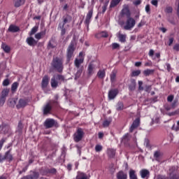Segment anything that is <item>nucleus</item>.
<instances>
[{
  "label": "nucleus",
  "mask_w": 179,
  "mask_h": 179,
  "mask_svg": "<svg viewBox=\"0 0 179 179\" xmlns=\"http://www.w3.org/2000/svg\"><path fill=\"white\" fill-rule=\"evenodd\" d=\"M51 66L59 73H62L64 71V59L62 57H55L52 58Z\"/></svg>",
  "instance_id": "1"
},
{
  "label": "nucleus",
  "mask_w": 179,
  "mask_h": 179,
  "mask_svg": "<svg viewBox=\"0 0 179 179\" xmlns=\"http://www.w3.org/2000/svg\"><path fill=\"white\" fill-rule=\"evenodd\" d=\"M76 43L75 41H71L66 50V62H71V59L73 58V53L76 50Z\"/></svg>",
  "instance_id": "2"
},
{
  "label": "nucleus",
  "mask_w": 179,
  "mask_h": 179,
  "mask_svg": "<svg viewBox=\"0 0 179 179\" xmlns=\"http://www.w3.org/2000/svg\"><path fill=\"white\" fill-rule=\"evenodd\" d=\"M59 82H65V77L60 74L53 76L50 80L51 87H52L53 89H57V87H58Z\"/></svg>",
  "instance_id": "3"
},
{
  "label": "nucleus",
  "mask_w": 179,
  "mask_h": 179,
  "mask_svg": "<svg viewBox=\"0 0 179 179\" xmlns=\"http://www.w3.org/2000/svg\"><path fill=\"white\" fill-rule=\"evenodd\" d=\"M136 24V21L132 17H127L125 22V25L124 26V30H131L135 27Z\"/></svg>",
  "instance_id": "4"
},
{
  "label": "nucleus",
  "mask_w": 179,
  "mask_h": 179,
  "mask_svg": "<svg viewBox=\"0 0 179 179\" xmlns=\"http://www.w3.org/2000/svg\"><path fill=\"white\" fill-rule=\"evenodd\" d=\"M43 125L46 129H50V128H54V127H58V122H57V120L54 119L48 118L45 120Z\"/></svg>",
  "instance_id": "5"
},
{
  "label": "nucleus",
  "mask_w": 179,
  "mask_h": 179,
  "mask_svg": "<svg viewBox=\"0 0 179 179\" xmlns=\"http://www.w3.org/2000/svg\"><path fill=\"white\" fill-rule=\"evenodd\" d=\"M83 136H85V131H83V129L78 128L76 133L73 134V141L76 143L78 142H80L82 139H83Z\"/></svg>",
  "instance_id": "6"
},
{
  "label": "nucleus",
  "mask_w": 179,
  "mask_h": 179,
  "mask_svg": "<svg viewBox=\"0 0 179 179\" xmlns=\"http://www.w3.org/2000/svg\"><path fill=\"white\" fill-rule=\"evenodd\" d=\"M10 90L9 88H5L1 91L0 94V106H3L5 101H6V96L9 95Z\"/></svg>",
  "instance_id": "7"
},
{
  "label": "nucleus",
  "mask_w": 179,
  "mask_h": 179,
  "mask_svg": "<svg viewBox=\"0 0 179 179\" xmlns=\"http://www.w3.org/2000/svg\"><path fill=\"white\" fill-rule=\"evenodd\" d=\"M27 106H29V99H20L17 104L16 105V108L17 110H20V108H24Z\"/></svg>",
  "instance_id": "8"
},
{
  "label": "nucleus",
  "mask_w": 179,
  "mask_h": 179,
  "mask_svg": "<svg viewBox=\"0 0 179 179\" xmlns=\"http://www.w3.org/2000/svg\"><path fill=\"white\" fill-rule=\"evenodd\" d=\"M120 15L121 16H126V17H131V10H129V6L128 4H124L123 6Z\"/></svg>",
  "instance_id": "9"
},
{
  "label": "nucleus",
  "mask_w": 179,
  "mask_h": 179,
  "mask_svg": "<svg viewBox=\"0 0 179 179\" xmlns=\"http://www.w3.org/2000/svg\"><path fill=\"white\" fill-rule=\"evenodd\" d=\"M49 83H50V77H48V75L44 76L41 81L42 90L45 91L47 89Z\"/></svg>",
  "instance_id": "10"
},
{
  "label": "nucleus",
  "mask_w": 179,
  "mask_h": 179,
  "mask_svg": "<svg viewBox=\"0 0 179 179\" xmlns=\"http://www.w3.org/2000/svg\"><path fill=\"white\" fill-rule=\"evenodd\" d=\"M92 17H93V8L89 10L88 13H87L86 18L84 22L85 24L87 25V27H89Z\"/></svg>",
  "instance_id": "11"
},
{
  "label": "nucleus",
  "mask_w": 179,
  "mask_h": 179,
  "mask_svg": "<svg viewBox=\"0 0 179 179\" xmlns=\"http://www.w3.org/2000/svg\"><path fill=\"white\" fill-rule=\"evenodd\" d=\"M141 124V119L137 117L132 123L131 127L129 128V132H134V129H136Z\"/></svg>",
  "instance_id": "12"
},
{
  "label": "nucleus",
  "mask_w": 179,
  "mask_h": 179,
  "mask_svg": "<svg viewBox=\"0 0 179 179\" xmlns=\"http://www.w3.org/2000/svg\"><path fill=\"white\" fill-rule=\"evenodd\" d=\"M51 110H52V106H51V103H46L45 106L43 107V115H47L50 114V113H51Z\"/></svg>",
  "instance_id": "13"
},
{
  "label": "nucleus",
  "mask_w": 179,
  "mask_h": 179,
  "mask_svg": "<svg viewBox=\"0 0 179 179\" xmlns=\"http://www.w3.org/2000/svg\"><path fill=\"white\" fill-rule=\"evenodd\" d=\"M117 94H118V90H117V89L110 90L108 92V99H109V100H114V98L117 97Z\"/></svg>",
  "instance_id": "14"
},
{
  "label": "nucleus",
  "mask_w": 179,
  "mask_h": 179,
  "mask_svg": "<svg viewBox=\"0 0 179 179\" xmlns=\"http://www.w3.org/2000/svg\"><path fill=\"white\" fill-rule=\"evenodd\" d=\"M117 179H128V174L124 172V171H120L116 174Z\"/></svg>",
  "instance_id": "15"
},
{
  "label": "nucleus",
  "mask_w": 179,
  "mask_h": 179,
  "mask_svg": "<svg viewBox=\"0 0 179 179\" xmlns=\"http://www.w3.org/2000/svg\"><path fill=\"white\" fill-rule=\"evenodd\" d=\"M40 173L38 172L34 171L33 175H28L22 178V179H38Z\"/></svg>",
  "instance_id": "16"
},
{
  "label": "nucleus",
  "mask_w": 179,
  "mask_h": 179,
  "mask_svg": "<svg viewBox=\"0 0 179 179\" xmlns=\"http://www.w3.org/2000/svg\"><path fill=\"white\" fill-rule=\"evenodd\" d=\"M83 62H85V60L83 59V58H80V59L76 58L74 60V65L76 68L79 69L80 68V65H82Z\"/></svg>",
  "instance_id": "17"
},
{
  "label": "nucleus",
  "mask_w": 179,
  "mask_h": 179,
  "mask_svg": "<svg viewBox=\"0 0 179 179\" xmlns=\"http://www.w3.org/2000/svg\"><path fill=\"white\" fill-rule=\"evenodd\" d=\"M115 153H116V151L115 149L108 148L107 155L109 159H114V157H115Z\"/></svg>",
  "instance_id": "18"
},
{
  "label": "nucleus",
  "mask_w": 179,
  "mask_h": 179,
  "mask_svg": "<svg viewBox=\"0 0 179 179\" xmlns=\"http://www.w3.org/2000/svg\"><path fill=\"white\" fill-rule=\"evenodd\" d=\"M26 42L30 45V47H34L37 44L36 39L33 37H28Z\"/></svg>",
  "instance_id": "19"
},
{
  "label": "nucleus",
  "mask_w": 179,
  "mask_h": 179,
  "mask_svg": "<svg viewBox=\"0 0 179 179\" xmlns=\"http://www.w3.org/2000/svg\"><path fill=\"white\" fill-rule=\"evenodd\" d=\"M20 31V28L16 25L10 24L8 27V31L10 33H17Z\"/></svg>",
  "instance_id": "20"
},
{
  "label": "nucleus",
  "mask_w": 179,
  "mask_h": 179,
  "mask_svg": "<svg viewBox=\"0 0 179 179\" xmlns=\"http://www.w3.org/2000/svg\"><path fill=\"white\" fill-rule=\"evenodd\" d=\"M117 38L120 43H127V34H122L121 32L117 34Z\"/></svg>",
  "instance_id": "21"
},
{
  "label": "nucleus",
  "mask_w": 179,
  "mask_h": 179,
  "mask_svg": "<svg viewBox=\"0 0 179 179\" xmlns=\"http://www.w3.org/2000/svg\"><path fill=\"white\" fill-rule=\"evenodd\" d=\"M4 159L5 160H8V162H12V160H13V155L10 154V150L6 152L4 155Z\"/></svg>",
  "instance_id": "22"
},
{
  "label": "nucleus",
  "mask_w": 179,
  "mask_h": 179,
  "mask_svg": "<svg viewBox=\"0 0 179 179\" xmlns=\"http://www.w3.org/2000/svg\"><path fill=\"white\" fill-rule=\"evenodd\" d=\"M150 175V172L148 169H142L140 171V176L141 178H146V177H149Z\"/></svg>",
  "instance_id": "23"
},
{
  "label": "nucleus",
  "mask_w": 179,
  "mask_h": 179,
  "mask_svg": "<svg viewBox=\"0 0 179 179\" xmlns=\"http://www.w3.org/2000/svg\"><path fill=\"white\" fill-rule=\"evenodd\" d=\"M129 179H138L136 171L134 169H130L129 171Z\"/></svg>",
  "instance_id": "24"
},
{
  "label": "nucleus",
  "mask_w": 179,
  "mask_h": 179,
  "mask_svg": "<svg viewBox=\"0 0 179 179\" xmlns=\"http://www.w3.org/2000/svg\"><path fill=\"white\" fill-rule=\"evenodd\" d=\"M26 0H14L15 8H20L22 5H24Z\"/></svg>",
  "instance_id": "25"
},
{
  "label": "nucleus",
  "mask_w": 179,
  "mask_h": 179,
  "mask_svg": "<svg viewBox=\"0 0 179 179\" xmlns=\"http://www.w3.org/2000/svg\"><path fill=\"white\" fill-rule=\"evenodd\" d=\"M87 72L89 76H92V75L94 73V64L90 63V64L88 65Z\"/></svg>",
  "instance_id": "26"
},
{
  "label": "nucleus",
  "mask_w": 179,
  "mask_h": 179,
  "mask_svg": "<svg viewBox=\"0 0 179 179\" xmlns=\"http://www.w3.org/2000/svg\"><path fill=\"white\" fill-rule=\"evenodd\" d=\"M45 176L48 174H57V169L55 168L47 169L44 171Z\"/></svg>",
  "instance_id": "27"
},
{
  "label": "nucleus",
  "mask_w": 179,
  "mask_h": 179,
  "mask_svg": "<svg viewBox=\"0 0 179 179\" xmlns=\"http://www.w3.org/2000/svg\"><path fill=\"white\" fill-rule=\"evenodd\" d=\"M61 30V36H65L66 33V29L65 28V25L64 24H59L58 30Z\"/></svg>",
  "instance_id": "28"
},
{
  "label": "nucleus",
  "mask_w": 179,
  "mask_h": 179,
  "mask_svg": "<svg viewBox=\"0 0 179 179\" xmlns=\"http://www.w3.org/2000/svg\"><path fill=\"white\" fill-rule=\"evenodd\" d=\"M17 87H19V83L14 82L11 85V93H16Z\"/></svg>",
  "instance_id": "29"
},
{
  "label": "nucleus",
  "mask_w": 179,
  "mask_h": 179,
  "mask_svg": "<svg viewBox=\"0 0 179 179\" xmlns=\"http://www.w3.org/2000/svg\"><path fill=\"white\" fill-rule=\"evenodd\" d=\"M144 76H150V75H153L155 73V69H146L143 72Z\"/></svg>",
  "instance_id": "30"
},
{
  "label": "nucleus",
  "mask_w": 179,
  "mask_h": 179,
  "mask_svg": "<svg viewBox=\"0 0 179 179\" xmlns=\"http://www.w3.org/2000/svg\"><path fill=\"white\" fill-rule=\"evenodd\" d=\"M163 156V152H160V150H157L154 152V157L157 162H159V157H162Z\"/></svg>",
  "instance_id": "31"
},
{
  "label": "nucleus",
  "mask_w": 179,
  "mask_h": 179,
  "mask_svg": "<svg viewBox=\"0 0 179 179\" xmlns=\"http://www.w3.org/2000/svg\"><path fill=\"white\" fill-rule=\"evenodd\" d=\"M97 76L99 79H104L106 78V71L104 70H99L97 73Z\"/></svg>",
  "instance_id": "32"
},
{
  "label": "nucleus",
  "mask_w": 179,
  "mask_h": 179,
  "mask_svg": "<svg viewBox=\"0 0 179 179\" xmlns=\"http://www.w3.org/2000/svg\"><path fill=\"white\" fill-rule=\"evenodd\" d=\"M136 87V81H135V80H132L131 84L129 85V90H130L131 92H134Z\"/></svg>",
  "instance_id": "33"
},
{
  "label": "nucleus",
  "mask_w": 179,
  "mask_h": 179,
  "mask_svg": "<svg viewBox=\"0 0 179 179\" xmlns=\"http://www.w3.org/2000/svg\"><path fill=\"white\" fill-rule=\"evenodd\" d=\"M124 108H125L124 107V103L122 101H119L117 104V108H116L117 111H122Z\"/></svg>",
  "instance_id": "34"
},
{
  "label": "nucleus",
  "mask_w": 179,
  "mask_h": 179,
  "mask_svg": "<svg viewBox=\"0 0 179 179\" xmlns=\"http://www.w3.org/2000/svg\"><path fill=\"white\" fill-rule=\"evenodd\" d=\"M120 2H121V0H111L110 8H115V6H117Z\"/></svg>",
  "instance_id": "35"
},
{
  "label": "nucleus",
  "mask_w": 179,
  "mask_h": 179,
  "mask_svg": "<svg viewBox=\"0 0 179 179\" xmlns=\"http://www.w3.org/2000/svg\"><path fill=\"white\" fill-rule=\"evenodd\" d=\"M174 174H178V173H177V168H176V166H171L169 169V176H174Z\"/></svg>",
  "instance_id": "36"
},
{
  "label": "nucleus",
  "mask_w": 179,
  "mask_h": 179,
  "mask_svg": "<svg viewBox=\"0 0 179 179\" xmlns=\"http://www.w3.org/2000/svg\"><path fill=\"white\" fill-rule=\"evenodd\" d=\"M1 48H3V51L7 54L10 52V47H9L8 45H6L5 43L2 44Z\"/></svg>",
  "instance_id": "37"
},
{
  "label": "nucleus",
  "mask_w": 179,
  "mask_h": 179,
  "mask_svg": "<svg viewBox=\"0 0 179 179\" xmlns=\"http://www.w3.org/2000/svg\"><path fill=\"white\" fill-rule=\"evenodd\" d=\"M141 70H136V71H133L131 73V78H135L136 76H139L140 74L141 73Z\"/></svg>",
  "instance_id": "38"
},
{
  "label": "nucleus",
  "mask_w": 179,
  "mask_h": 179,
  "mask_svg": "<svg viewBox=\"0 0 179 179\" xmlns=\"http://www.w3.org/2000/svg\"><path fill=\"white\" fill-rule=\"evenodd\" d=\"M115 79H117V73H115V71H113L110 74L111 83H114V82H115Z\"/></svg>",
  "instance_id": "39"
},
{
  "label": "nucleus",
  "mask_w": 179,
  "mask_h": 179,
  "mask_svg": "<svg viewBox=\"0 0 179 179\" xmlns=\"http://www.w3.org/2000/svg\"><path fill=\"white\" fill-rule=\"evenodd\" d=\"M96 36H99V37H103V38H107V37H108V33H107L106 31H103L96 34Z\"/></svg>",
  "instance_id": "40"
},
{
  "label": "nucleus",
  "mask_w": 179,
  "mask_h": 179,
  "mask_svg": "<svg viewBox=\"0 0 179 179\" xmlns=\"http://www.w3.org/2000/svg\"><path fill=\"white\" fill-rule=\"evenodd\" d=\"M38 30V27H34L31 29V31L29 32V36H33V34H36V33H37Z\"/></svg>",
  "instance_id": "41"
},
{
  "label": "nucleus",
  "mask_w": 179,
  "mask_h": 179,
  "mask_svg": "<svg viewBox=\"0 0 179 179\" xmlns=\"http://www.w3.org/2000/svg\"><path fill=\"white\" fill-rule=\"evenodd\" d=\"M165 13H173V7L171 6H166L164 9Z\"/></svg>",
  "instance_id": "42"
},
{
  "label": "nucleus",
  "mask_w": 179,
  "mask_h": 179,
  "mask_svg": "<svg viewBox=\"0 0 179 179\" xmlns=\"http://www.w3.org/2000/svg\"><path fill=\"white\" fill-rule=\"evenodd\" d=\"M82 72H83V69H79L76 73V79H78L80 78V75H82Z\"/></svg>",
  "instance_id": "43"
},
{
  "label": "nucleus",
  "mask_w": 179,
  "mask_h": 179,
  "mask_svg": "<svg viewBox=\"0 0 179 179\" xmlns=\"http://www.w3.org/2000/svg\"><path fill=\"white\" fill-rule=\"evenodd\" d=\"M171 129L173 131H176V132H178V131H179V120L177 122V127H176V124H173L171 127Z\"/></svg>",
  "instance_id": "44"
},
{
  "label": "nucleus",
  "mask_w": 179,
  "mask_h": 179,
  "mask_svg": "<svg viewBox=\"0 0 179 179\" xmlns=\"http://www.w3.org/2000/svg\"><path fill=\"white\" fill-rule=\"evenodd\" d=\"M50 106L52 107H58V101H55V100H52L50 101V102H49Z\"/></svg>",
  "instance_id": "45"
},
{
  "label": "nucleus",
  "mask_w": 179,
  "mask_h": 179,
  "mask_svg": "<svg viewBox=\"0 0 179 179\" xmlns=\"http://www.w3.org/2000/svg\"><path fill=\"white\" fill-rule=\"evenodd\" d=\"M110 124H111V121L110 120H104L103 122V128H107L110 126Z\"/></svg>",
  "instance_id": "46"
},
{
  "label": "nucleus",
  "mask_w": 179,
  "mask_h": 179,
  "mask_svg": "<svg viewBox=\"0 0 179 179\" xmlns=\"http://www.w3.org/2000/svg\"><path fill=\"white\" fill-rule=\"evenodd\" d=\"M9 85H10V80H9V79L6 78L3 80L2 83L3 86H9Z\"/></svg>",
  "instance_id": "47"
},
{
  "label": "nucleus",
  "mask_w": 179,
  "mask_h": 179,
  "mask_svg": "<svg viewBox=\"0 0 179 179\" xmlns=\"http://www.w3.org/2000/svg\"><path fill=\"white\" fill-rule=\"evenodd\" d=\"M103 150V146L101 145L97 144L95 146V152H101Z\"/></svg>",
  "instance_id": "48"
},
{
  "label": "nucleus",
  "mask_w": 179,
  "mask_h": 179,
  "mask_svg": "<svg viewBox=\"0 0 179 179\" xmlns=\"http://www.w3.org/2000/svg\"><path fill=\"white\" fill-rule=\"evenodd\" d=\"M143 82L139 80V81H138V90H139L140 92H143Z\"/></svg>",
  "instance_id": "49"
},
{
  "label": "nucleus",
  "mask_w": 179,
  "mask_h": 179,
  "mask_svg": "<svg viewBox=\"0 0 179 179\" xmlns=\"http://www.w3.org/2000/svg\"><path fill=\"white\" fill-rule=\"evenodd\" d=\"M122 141H124V142H128L129 141V134H126L122 137Z\"/></svg>",
  "instance_id": "50"
},
{
  "label": "nucleus",
  "mask_w": 179,
  "mask_h": 179,
  "mask_svg": "<svg viewBox=\"0 0 179 179\" xmlns=\"http://www.w3.org/2000/svg\"><path fill=\"white\" fill-rule=\"evenodd\" d=\"M76 179H87V176L83 173H80V175L77 176Z\"/></svg>",
  "instance_id": "51"
},
{
  "label": "nucleus",
  "mask_w": 179,
  "mask_h": 179,
  "mask_svg": "<svg viewBox=\"0 0 179 179\" xmlns=\"http://www.w3.org/2000/svg\"><path fill=\"white\" fill-rule=\"evenodd\" d=\"M173 100H174V95L171 94L168 96L167 101H169V103H171V101H173Z\"/></svg>",
  "instance_id": "52"
},
{
  "label": "nucleus",
  "mask_w": 179,
  "mask_h": 179,
  "mask_svg": "<svg viewBox=\"0 0 179 179\" xmlns=\"http://www.w3.org/2000/svg\"><path fill=\"white\" fill-rule=\"evenodd\" d=\"M144 144L145 145L146 148H150V141L148 138H145Z\"/></svg>",
  "instance_id": "53"
},
{
  "label": "nucleus",
  "mask_w": 179,
  "mask_h": 179,
  "mask_svg": "<svg viewBox=\"0 0 179 179\" xmlns=\"http://www.w3.org/2000/svg\"><path fill=\"white\" fill-rule=\"evenodd\" d=\"M112 48H113V50H117V48H120V44H118L117 43H113L112 44Z\"/></svg>",
  "instance_id": "54"
},
{
  "label": "nucleus",
  "mask_w": 179,
  "mask_h": 179,
  "mask_svg": "<svg viewBox=\"0 0 179 179\" xmlns=\"http://www.w3.org/2000/svg\"><path fill=\"white\" fill-rule=\"evenodd\" d=\"M146 24V22L143 20H141V22L138 24V27H142Z\"/></svg>",
  "instance_id": "55"
},
{
  "label": "nucleus",
  "mask_w": 179,
  "mask_h": 179,
  "mask_svg": "<svg viewBox=\"0 0 179 179\" xmlns=\"http://www.w3.org/2000/svg\"><path fill=\"white\" fill-rule=\"evenodd\" d=\"M170 178L169 179H179V174L176 173V174H173L171 176H169Z\"/></svg>",
  "instance_id": "56"
},
{
  "label": "nucleus",
  "mask_w": 179,
  "mask_h": 179,
  "mask_svg": "<svg viewBox=\"0 0 179 179\" xmlns=\"http://www.w3.org/2000/svg\"><path fill=\"white\" fill-rule=\"evenodd\" d=\"M151 3H152V5H153L154 6H156V8H157L159 1L157 0H152Z\"/></svg>",
  "instance_id": "57"
},
{
  "label": "nucleus",
  "mask_w": 179,
  "mask_h": 179,
  "mask_svg": "<svg viewBox=\"0 0 179 179\" xmlns=\"http://www.w3.org/2000/svg\"><path fill=\"white\" fill-rule=\"evenodd\" d=\"M48 48H55V46L52 44L51 41H50L48 43Z\"/></svg>",
  "instance_id": "58"
},
{
  "label": "nucleus",
  "mask_w": 179,
  "mask_h": 179,
  "mask_svg": "<svg viewBox=\"0 0 179 179\" xmlns=\"http://www.w3.org/2000/svg\"><path fill=\"white\" fill-rule=\"evenodd\" d=\"M145 12L147 13H150V6L149 4L145 6Z\"/></svg>",
  "instance_id": "59"
},
{
  "label": "nucleus",
  "mask_w": 179,
  "mask_h": 179,
  "mask_svg": "<svg viewBox=\"0 0 179 179\" xmlns=\"http://www.w3.org/2000/svg\"><path fill=\"white\" fill-rule=\"evenodd\" d=\"M177 114H178V112L176 110L174 112L168 113V115H169V117H173V115H177Z\"/></svg>",
  "instance_id": "60"
},
{
  "label": "nucleus",
  "mask_w": 179,
  "mask_h": 179,
  "mask_svg": "<svg viewBox=\"0 0 179 179\" xmlns=\"http://www.w3.org/2000/svg\"><path fill=\"white\" fill-rule=\"evenodd\" d=\"M152 65H153L152 61H148L145 63L144 66H152Z\"/></svg>",
  "instance_id": "61"
},
{
  "label": "nucleus",
  "mask_w": 179,
  "mask_h": 179,
  "mask_svg": "<svg viewBox=\"0 0 179 179\" xmlns=\"http://www.w3.org/2000/svg\"><path fill=\"white\" fill-rule=\"evenodd\" d=\"M173 50L177 52L179 51V44L178 43H176L174 45Z\"/></svg>",
  "instance_id": "62"
},
{
  "label": "nucleus",
  "mask_w": 179,
  "mask_h": 179,
  "mask_svg": "<svg viewBox=\"0 0 179 179\" xmlns=\"http://www.w3.org/2000/svg\"><path fill=\"white\" fill-rule=\"evenodd\" d=\"M10 103L11 104V107H15V106H16V101L15 99H12L10 101Z\"/></svg>",
  "instance_id": "63"
},
{
  "label": "nucleus",
  "mask_w": 179,
  "mask_h": 179,
  "mask_svg": "<svg viewBox=\"0 0 179 179\" xmlns=\"http://www.w3.org/2000/svg\"><path fill=\"white\" fill-rule=\"evenodd\" d=\"M176 106H177V101L175 100L171 105V108H176Z\"/></svg>",
  "instance_id": "64"
}]
</instances>
